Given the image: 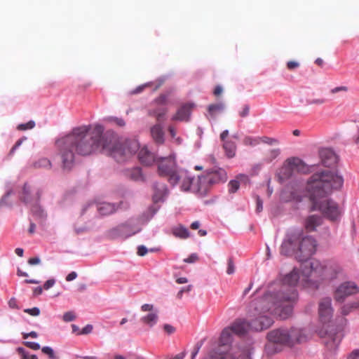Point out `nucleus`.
Segmentation results:
<instances>
[{
  "instance_id": "obj_60",
  "label": "nucleus",
  "mask_w": 359,
  "mask_h": 359,
  "mask_svg": "<svg viewBox=\"0 0 359 359\" xmlns=\"http://www.w3.org/2000/svg\"><path fill=\"white\" fill-rule=\"evenodd\" d=\"M325 100L324 99H313L311 100H308L307 102L309 104H324Z\"/></svg>"
},
{
  "instance_id": "obj_25",
  "label": "nucleus",
  "mask_w": 359,
  "mask_h": 359,
  "mask_svg": "<svg viewBox=\"0 0 359 359\" xmlns=\"http://www.w3.org/2000/svg\"><path fill=\"white\" fill-rule=\"evenodd\" d=\"M172 233L175 237L181 239H185L191 236L189 230L184 226H173Z\"/></svg>"
},
{
  "instance_id": "obj_54",
  "label": "nucleus",
  "mask_w": 359,
  "mask_h": 359,
  "mask_svg": "<svg viewBox=\"0 0 359 359\" xmlns=\"http://www.w3.org/2000/svg\"><path fill=\"white\" fill-rule=\"evenodd\" d=\"M93 325L88 324L87 325H86L81 330L80 332H79V334H88L89 333H90L92 331H93Z\"/></svg>"
},
{
  "instance_id": "obj_57",
  "label": "nucleus",
  "mask_w": 359,
  "mask_h": 359,
  "mask_svg": "<svg viewBox=\"0 0 359 359\" xmlns=\"http://www.w3.org/2000/svg\"><path fill=\"white\" fill-rule=\"evenodd\" d=\"M55 283V280L53 278L48 280L43 285V288L46 290L52 287Z\"/></svg>"
},
{
  "instance_id": "obj_2",
  "label": "nucleus",
  "mask_w": 359,
  "mask_h": 359,
  "mask_svg": "<svg viewBox=\"0 0 359 359\" xmlns=\"http://www.w3.org/2000/svg\"><path fill=\"white\" fill-rule=\"evenodd\" d=\"M282 286L278 291L269 290L263 297L269 294L276 297L269 301L266 310L273 312L282 319L291 316L294 304L299 298L297 287L316 290L319 287V281L313 278L311 262L302 263L300 269L294 267L292 271L281 275Z\"/></svg>"
},
{
  "instance_id": "obj_64",
  "label": "nucleus",
  "mask_w": 359,
  "mask_h": 359,
  "mask_svg": "<svg viewBox=\"0 0 359 359\" xmlns=\"http://www.w3.org/2000/svg\"><path fill=\"white\" fill-rule=\"evenodd\" d=\"M8 306L11 309H19L15 298L13 297L8 301Z\"/></svg>"
},
{
  "instance_id": "obj_61",
  "label": "nucleus",
  "mask_w": 359,
  "mask_h": 359,
  "mask_svg": "<svg viewBox=\"0 0 359 359\" xmlns=\"http://www.w3.org/2000/svg\"><path fill=\"white\" fill-rule=\"evenodd\" d=\"M41 263V259L39 257L30 258L28 260V264L30 265H36Z\"/></svg>"
},
{
  "instance_id": "obj_37",
  "label": "nucleus",
  "mask_w": 359,
  "mask_h": 359,
  "mask_svg": "<svg viewBox=\"0 0 359 359\" xmlns=\"http://www.w3.org/2000/svg\"><path fill=\"white\" fill-rule=\"evenodd\" d=\"M228 187H229V191L230 193L236 192L240 187L239 181L236 180V179L231 180L228 184Z\"/></svg>"
},
{
  "instance_id": "obj_52",
  "label": "nucleus",
  "mask_w": 359,
  "mask_h": 359,
  "mask_svg": "<svg viewBox=\"0 0 359 359\" xmlns=\"http://www.w3.org/2000/svg\"><path fill=\"white\" fill-rule=\"evenodd\" d=\"M25 344L27 347L33 350H39L40 348V344L38 342L26 341Z\"/></svg>"
},
{
  "instance_id": "obj_58",
  "label": "nucleus",
  "mask_w": 359,
  "mask_h": 359,
  "mask_svg": "<svg viewBox=\"0 0 359 359\" xmlns=\"http://www.w3.org/2000/svg\"><path fill=\"white\" fill-rule=\"evenodd\" d=\"M299 67V63L296 61H289L287 63V67L290 70H293Z\"/></svg>"
},
{
  "instance_id": "obj_62",
  "label": "nucleus",
  "mask_w": 359,
  "mask_h": 359,
  "mask_svg": "<svg viewBox=\"0 0 359 359\" xmlns=\"http://www.w3.org/2000/svg\"><path fill=\"white\" fill-rule=\"evenodd\" d=\"M348 359H358L359 358V350L353 351L347 357Z\"/></svg>"
},
{
  "instance_id": "obj_33",
  "label": "nucleus",
  "mask_w": 359,
  "mask_h": 359,
  "mask_svg": "<svg viewBox=\"0 0 359 359\" xmlns=\"http://www.w3.org/2000/svg\"><path fill=\"white\" fill-rule=\"evenodd\" d=\"M243 142L246 146L255 147L260 144L259 137L246 136L243 138Z\"/></svg>"
},
{
  "instance_id": "obj_50",
  "label": "nucleus",
  "mask_w": 359,
  "mask_h": 359,
  "mask_svg": "<svg viewBox=\"0 0 359 359\" xmlns=\"http://www.w3.org/2000/svg\"><path fill=\"white\" fill-rule=\"evenodd\" d=\"M236 180L239 181V184L240 183L246 184V183L249 182V177L248 175H246L245 174L238 175L236 177Z\"/></svg>"
},
{
  "instance_id": "obj_19",
  "label": "nucleus",
  "mask_w": 359,
  "mask_h": 359,
  "mask_svg": "<svg viewBox=\"0 0 359 359\" xmlns=\"http://www.w3.org/2000/svg\"><path fill=\"white\" fill-rule=\"evenodd\" d=\"M191 105L186 104L182 106L172 116V121H188L191 114Z\"/></svg>"
},
{
  "instance_id": "obj_63",
  "label": "nucleus",
  "mask_w": 359,
  "mask_h": 359,
  "mask_svg": "<svg viewBox=\"0 0 359 359\" xmlns=\"http://www.w3.org/2000/svg\"><path fill=\"white\" fill-rule=\"evenodd\" d=\"M256 202H257L256 210H257V212H259L263 209V203H262V201L260 199L259 197H257Z\"/></svg>"
},
{
  "instance_id": "obj_32",
  "label": "nucleus",
  "mask_w": 359,
  "mask_h": 359,
  "mask_svg": "<svg viewBox=\"0 0 359 359\" xmlns=\"http://www.w3.org/2000/svg\"><path fill=\"white\" fill-rule=\"evenodd\" d=\"M280 153V151L279 149H273L269 150L266 154L264 161L266 163L271 162L273 160H274L279 156Z\"/></svg>"
},
{
  "instance_id": "obj_46",
  "label": "nucleus",
  "mask_w": 359,
  "mask_h": 359,
  "mask_svg": "<svg viewBox=\"0 0 359 359\" xmlns=\"http://www.w3.org/2000/svg\"><path fill=\"white\" fill-rule=\"evenodd\" d=\"M262 169V164L257 163L252 165L249 173L250 176L257 175Z\"/></svg>"
},
{
  "instance_id": "obj_3",
  "label": "nucleus",
  "mask_w": 359,
  "mask_h": 359,
  "mask_svg": "<svg viewBox=\"0 0 359 359\" xmlns=\"http://www.w3.org/2000/svg\"><path fill=\"white\" fill-rule=\"evenodd\" d=\"M344 184L342 176L330 170L314 173L308 180L306 191L311 203V210H319L330 222H337L341 216L338 204L326 198L334 189H340Z\"/></svg>"
},
{
  "instance_id": "obj_24",
  "label": "nucleus",
  "mask_w": 359,
  "mask_h": 359,
  "mask_svg": "<svg viewBox=\"0 0 359 359\" xmlns=\"http://www.w3.org/2000/svg\"><path fill=\"white\" fill-rule=\"evenodd\" d=\"M233 332L232 330L228 327L223 330L222 332L220 339H219V345L220 346H228L231 344L233 340L232 334Z\"/></svg>"
},
{
  "instance_id": "obj_20",
  "label": "nucleus",
  "mask_w": 359,
  "mask_h": 359,
  "mask_svg": "<svg viewBox=\"0 0 359 359\" xmlns=\"http://www.w3.org/2000/svg\"><path fill=\"white\" fill-rule=\"evenodd\" d=\"M151 135L155 142L163 144L164 142V132L161 124L156 123L151 128Z\"/></svg>"
},
{
  "instance_id": "obj_53",
  "label": "nucleus",
  "mask_w": 359,
  "mask_h": 359,
  "mask_svg": "<svg viewBox=\"0 0 359 359\" xmlns=\"http://www.w3.org/2000/svg\"><path fill=\"white\" fill-rule=\"evenodd\" d=\"M235 272V266L231 259L228 261V266L226 269V273L229 275L233 274Z\"/></svg>"
},
{
  "instance_id": "obj_41",
  "label": "nucleus",
  "mask_w": 359,
  "mask_h": 359,
  "mask_svg": "<svg viewBox=\"0 0 359 359\" xmlns=\"http://www.w3.org/2000/svg\"><path fill=\"white\" fill-rule=\"evenodd\" d=\"M321 217L318 215H311L307 218L306 224H319L321 222Z\"/></svg>"
},
{
  "instance_id": "obj_26",
  "label": "nucleus",
  "mask_w": 359,
  "mask_h": 359,
  "mask_svg": "<svg viewBox=\"0 0 359 359\" xmlns=\"http://www.w3.org/2000/svg\"><path fill=\"white\" fill-rule=\"evenodd\" d=\"M223 148L228 158H233L236 154V145L232 140H226L223 144Z\"/></svg>"
},
{
  "instance_id": "obj_7",
  "label": "nucleus",
  "mask_w": 359,
  "mask_h": 359,
  "mask_svg": "<svg viewBox=\"0 0 359 359\" xmlns=\"http://www.w3.org/2000/svg\"><path fill=\"white\" fill-rule=\"evenodd\" d=\"M311 267L313 278L319 281V285L324 280H333L344 276L342 267L334 262H322L318 259H313L311 261Z\"/></svg>"
},
{
  "instance_id": "obj_8",
  "label": "nucleus",
  "mask_w": 359,
  "mask_h": 359,
  "mask_svg": "<svg viewBox=\"0 0 359 359\" xmlns=\"http://www.w3.org/2000/svg\"><path fill=\"white\" fill-rule=\"evenodd\" d=\"M267 338L269 342L292 346L295 344L305 341L306 335L304 330L300 328H280L269 332Z\"/></svg>"
},
{
  "instance_id": "obj_1",
  "label": "nucleus",
  "mask_w": 359,
  "mask_h": 359,
  "mask_svg": "<svg viewBox=\"0 0 359 359\" xmlns=\"http://www.w3.org/2000/svg\"><path fill=\"white\" fill-rule=\"evenodd\" d=\"M103 132L101 125H95L92 130L90 126H83L57 140L62 168L70 170L73 168L76 154L87 156L100 151L117 162H123L139 149L136 140L121 141L114 133L103 135Z\"/></svg>"
},
{
  "instance_id": "obj_44",
  "label": "nucleus",
  "mask_w": 359,
  "mask_h": 359,
  "mask_svg": "<svg viewBox=\"0 0 359 359\" xmlns=\"http://www.w3.org/2000/svg\"><path fill=\"white\" fill-rule=\"evenodd\" d=\"M168 95L161 94L155 99L154 102L158 105H165L168 102Z\"/></svg>"
},
{
  "instance_id": "obj_55",
  "label": "nucleus",
  "mask_w": 359,
  "mask_h": 359,
  "mask_svg": "<svg viewBox=\"0 0 359 359\" xmlns=\"http://www.w3.org/2000/svg\"><path fill=\"white\" fill-rule=\"evenodd\" d=\"M163 330L168 334H171L175 332V328L170 324H165L163 325Z\"/></svg>"
},
{
  "instance_id": "obj_43",
  "label": "nucleus",
  "mask_w": 359,
  "mask_h": 359,
  "mask_svg": "<svg viewBox=\"0 0 359 359\" xmlns=\"http://www.w3.org/2000/svg\"><path fill=\"white\" fill-rule=\"evenodd\" d=\"M43 226H29L27 231L29 234H34L35 233H39L41 235H43Z\"/></svg>"
},
{
  "instance_id": "obj_47",
  "label": "nucleus",
  "mask_w": 359,
  "mask_h": 359,
  "mask_svg": "<svg viewBox=\"0 0 359 359\" xmlns=\"http://www.w3.org/2000/svg\"><path fill=\"white\" fill-rule=\"evenodd\" d=\"M24 312L32 316H38L40 314V309L38 307H33L32 309H25Z\"/></svg>"
},
{
  "instance_id": "obj_5",
  "label": "nucleus",
  "mask_w": 359,
  "mask_h": 359,
  "mask_svg": "<svg viewBox=\"0 0 359 359\" xmlns=\"http://www.w3.org/2000/svg\"><path fill=\"white\" fill-rule=\"evenodd\" d=\"M317 248L318 243L313 237L291 229L283 241L280 253L294 256L299 262L307 263L306 261L316 254Z\"/></svg>"
},
{
  "instance_id": "obj_39",
  "label": "nucleus",
  "mask_w": 359,
  "mask_h": 359,
  "mask_svg": "<svg viewBox=\"0 0 359 359\" xmlns=\"http://www.w3.org/2000/svg\"><path fill=\"white\" fill-rule=\"evenodd\" d=\"M259 140H260V143L262 142V143L267 144L269 145L278 144L279 143V142L277 139L269 137L267 136L259 137Z\"/></svg>"
},
{
  "instance_id": "obj_38",
  "label": "nucleus",
  "mask_w": 359,
  "mask_h": 359,
  "mask_svg": "<svg viewBox=\"0 0 359 359\" xmlns=\"http://www.w3.org/2000/svg\"><path fill=\"white\" fill-rule=\"evenodd\" d=\"M156 210L154 208H149L146 212H144L141 217L142 222H148L155 214Z\"/></svg>"
},
{
  "instance_id": "obj_9",
  "label": "nucleus",
  "mask_w": 359,
  "mask_h": 359,
  "mask_svg": "<svg viewBox=\"0 0 359 359\" xmlns=\"http://www.w3.org/2000/svg\"><path fill=\"white\" fill-rule=\"evenodd\" d=\"M41 193V190H38L32 198H29L27 195L31 194V189L27 185H25L22 188L20 198L23 203L30 207L33 216L42 219L46 217V214L39 204Z\"/></svg>"
},
{
  "instance_id": "obj_12",
  "label": "nucleus",
  "mask_w": 359,
  "mask_h": 359,
  "mask_svg": "<svg viewBox=\"0 0 359 359\" xmlns=\"http://www.w3.org/2000/svg\"><path fill=\"white\" fill-rule=\"evenodd\" d=\"M190 189L188 191L196 194L199 196H205L212 188L205 174L198 175L196 178L191 177Z\"/></svg>"
},
{
  "instance_id": "obj_27",
  "label": "nucleus",
  "mask_w": 359,
  "mask_h": 359,
  "mask_svg": "<svg viewBox=\"0 0 359 359\" xmlns=\"http://www.w3.org/2000/svg\"><path fill=\"white\" fill-rule=\"evenodd\" d=\"M354 309H359V299L345 304L341 306L340 312L343 316H347Z\"/></svg>"
},
{
  "instance_id": "obj_56",
  "label": "nucleus",
  "mask_w": 359,
  "mask_h": 359,
  "mask_svg": "<svg viewBox=\"0 0 359 359\" xmlns=\"http://www.w3.org/2000/svg\"><path fill=\"white\" fill-rule=\"evenodd\" d=\"M250 113V107L248 105H244L242 110L239 112V115L244 118L248 116Z\"/></svg>"
},
{
  "instance_id": "obj_17",
  "label": "nucleus",
  "mask_w": 359,
  "mask_h": 359,
  "mask_svg": "<svg viewBox=\"0 0 359 359\" xmlns=\"http://www.w3.org/2000/svg\"><path fill=\"white\" fill-rule=\"evenodd\" d=\"M320 157L323 165L325 167L334 166L338 161L337 156L330 149H323L320 150Z\"/></svg>"
},
{
  "instance_id": "obj_4",
  "label": "nucleus",
  "mask_w": 359,
  "mask_h": 359,
  "mask_svg": "<svg viewBox=\"0 0 359 359\" xmlns=\"http://www.w3.org/2000/svg\"><path fill=\"white\" fill-rule=\"evenodd\" d=\"M276 297L269 294L266 297H262L255 299L250 306V316L252 318L250 323L245 320L238 319L229 327L234 334L243 335L249 330L261 331L269 328L273 323L272 315L273 312L266 310L269 306V301Z\"/></svg>"
},
{
  "instance_id": "obj_11",
  "label": "nucleus",
  "mask_w": 359,
  "mask_h": 359,
  "mask_svg": "<svg viewBox=\"0 0 359 359\" xmlns=\"http://www.w3.org/2000/svg\"><path fill=\"white\" fill-rule=\"evenodd\" d=\"M318 313L319 320L323 325H329L332 322L334 315V309L330 297H323L319 301Z\"/></svg>"
},
{
  "instance_id": "obj_6",
  "label": "nucleus",
  "mask_w": 359,
  "mask_h": 359,
  "mask_svg": "<svg viewBox=\"0 0 359 359\" xmlns=\"http://www.w3.org/2000/svg\"><path fill=\"white\" fill-rule=\"evenodd\" d=\"M158 174L165 177L172 187L179 186L183 191H188L190 189L191 175L187 170L177 167L173 155L161 160L158 163Z\"/></svg>"
},
{
  "instance_id": "obj_30",
  "label": "nucleus",
  "mask_w": 359,
  "mask_h": 359,
  "mask_svg": "<svg viewBox=\"0 0 359 359\" xmlns=\"http://www.w3.org/2000/svg\"><path fill=\"white\" fill-rule=\"evenodd\" d=\"M167 114V109H155L152 112H151V114H153L155 116L157 123L161 124L165 119V115Z\"/></svg>"
},
{
  "instance_id": "obj_21",
  "label": "nucleus",
  "mask_w": 359,
  "mask_h": 359,
  "mask_svg": "<svg viewBox=\"0 0 359 359\" xmlns=\"http://www.w3.org/2000/svg\"><path fill=\"white\" fill-rule=\"evenodd\" d=\"M120 227L121 240H125L141 231L139 226H118Z\"/></svg>"
},
{
  "instance_id": "obj_48",
  "label": "nucleus",
  "mask_w": 359,
  "mask_h": 359,
  "mask_svg": "<svg viewBox=\"0 0 359 359\" xmlns=\"http://www.w3.org/2000/svg\"><path fill=\"white\" fill-rule=\"evenodd\" d=\"M348 90V87L346 86H338V87H335L332 89L330 90V93L332 94H336V93H338L339 92H347Z\"/></svg>"
},
{
  "instance_id": "obj_42",
  "label": "nucleus",
  "mask_w": 359,
  "mask_h": 359,
  "mask_svg": "<svg viewBox=\"0 0 359 359\" xmlns=\"http://www.w3.org/2000/svg\"><path fill=\"white\" fill-rule=\"evenodd\" d=\"M35 127V122L34 121H29L26 123H22L18 126L19 130H26L32 129Z\"/></svg>"
},
{
  "instance_id": "obj_23",
  "label": "nucleus",
  "mask_w": 359,
  "mask_h": 359,
  "mask_svg": "<svg viewBox=\"0 0 359 359\" xmlns=\"http://www.w3.org/2000/svg\"><path fill=\"white\" fill-rule=\"evenodd\" d=\"M168 194V189L165 184H156L154 186V194L153 201L154 203H158L163 200Z\"/></svg>"
},
{
  "instance_id": "obj_34",
  "label": "nucleus",
  "mask_w": 359,
  "mask_h": 359,
  "mask_svg": "<svg viewBox=\"0 0 359 359\" xmlns=\"http://www.w3.org/2000/svg\"><path fill=\"white\" fill-rule=\"evenodd\" d=\"M120 227L115 226L111 228L107 233V237L110 239H119L121 240Z\"/></svg>"
},
{
  "instance_id": "obj_15",
  "label": "nucleus",
  "mask_w": 359,
  "mask_h": 359,
  "mask_svg": "<svg viewBox=\"0 0 359 359\" xmlns=\"http://www.w3.org/2000/svg\"><path fill=\"white\" fill-rule=\"evenodd\" d=\"M142 312H148L147 314L140 318V321L149 326L153 327L158 321V309L152 304H144L141 306Z\"/></svg>"
},
{
  "instance_id": "obj_16",
  "label": "nucleus",
  "mask_w": 359,
  "mask_h": 359,
  "mask_svg": "<svg viewBox=\"0 0 359 359\" xmlns=\"http://www.w3.org/2000/svg\"><path fill=\"white\" fill-rule=\"evenodd\" d=\"M211 187L227 180L226 172L222 168L208 170L204 172Z\"/></svg>"
},
{
  "instance_id": "obj_49",
  "label": "nucleus",
  "mask_w": 359,
  "mask_h": 359,
  "mask_svg": "<svg viewBox=\"0 0 359 359\" xmlns=\"http://www.w3.org/2000/svg\"><path fill=\"white\" fill-rule=\"evenodd\" d=\"M198 255L196 253H192L191 255H189L187 258H185L184 259V262L185 263H194L198 260Z\"/></svg>"
},
{
  "instance_id": "obj_40",
  "label": "nucleus",
  "mask_w": 359,
  "mask_h": 359,
  "mask_svg": "<svg viewBox=\"0 0 359 359\" xmlns=\"http://www.w3.org/2000/svg\"><path fill=\"white\" fill-rule=\"evenodd\" d=\"M18 351L21 355L22 359H39L36 355L29 354L23 348H18Z\"/></svg>"
},
{
  "instance_id": "obj_31",
  "label": "nucleus",
  "mask_w": 359,
  "mask_h": 359,
  "mask_svg": "<svg viewBox=\"0 0 359 359\" xmlns=\"http://www.w3.org/2000/svg\"><path fill=\"white\" fill-rule=\"evenodd\" d=\"M224 106L222 103L210 104L208 106V112L212 116H215L217 114L224 110Z\"/></svg>"
},
{
  "instance_id": "obj_18",
  "label": "nucleus",
  "mask_w": 359,
  "mask_h": 359,
  "mask_svg": "<svg viewBox=\"0 0 359 359\" xmlns=\"http://www.w3.org/2000/svg\"><path fill=\"white\" fill-rule=\"evenodd\" d=\"M138 158L141 163L145 165H151L154 162H157L158 164L163 158L158 160L154 154L149 151L146 147H144L138 152Z\"/></svg>"
},
{
  "instance_id": "obj_14",
  "label": "nucleus",
  "mask_w": 359,
  "mask_h": 359,
  "mask_svg": "<svg viewBox=\"0 0 359 359\" xmlns=\"http://www.w3.org/2000/svg\"><path fill=\"white\" fill-rule=\"evenodd\" d=\"M251 353L249 349H240L231 346L226 352H219L212 357L211 359H251Z\"/></svg>"
},
{
  "instance_id": "obj_59",
  "label": "nucleus",
  "mask_w": 359,
  "mask_h": 359,
  "mask_svg": "<svg viewBox=\"0 0 359 359\" xmlns=\"http://www.w3.org/2000/svg\"><path fill=\"white\" fill-rule=\"evenodd\" d=\"M147 86V84H144V85H142V86H140L138 87H137L135 89L133 90L132 91H130V94L131 95H135V94H138V93H140L141 92H142V90Z\"/></svg>"
},
{
  "instance_id": "obj_36",
  "label": "nucleus",
  "mask_w": 359,
  "mask_h": 359,
  "mask_svg": "<svg viewBox=\"0 0 359 359\" xmlns=\"http://www.w3.org/2000/svg\"><path fill=\"white\" fill-rule=\"evenodd\" d=\"M41 351L47 355L50 359H58V357L55 355L54 350L50 346H43L41 348Z\"/></svg>"
},
{
  "instance_id": "obj_10",
  "label": "nucleus",
  "mask_w": 359,
  "mask_h": 359,
  "mask_svg": "<svg viewBox=\"0 0 359 359\" xmlns=\"http://www.w3.org/2000/svg\"><path fill=\"white\" fill-rule=\"evenodd\" d=\"M359 293V285L353 280L339 284L334 290V298L337 302H344L347 298Z\"/></svg>"
},
{
  "instance_id": "obj_29",
  "label": "nucleus",
  "mask_w": 359,
  "mask_h": 359,
  "mask_svg": "<svg viewBox=\"0 0 359 359\" xmlns=\"http://www.w3.org/2000/svg\"><path fill=\"white\" fill-rule=\"evenodd\" d=\"M51 162L47 158H39L37 161H36L33 166L35 168H51Z\"/></svg>"
},
{
  "instance_id": "obj_45",
  "label": "nucleus",
  "mask_w": 359,
  "mask_h": 359,
  "mask_svg": "<svg viewBox=\"0 0 359 359\" xmlns=\"http://www.w3.org/2000/svg\"><path fill=\"white\" fill-rule=\"evenodd\" d=\"M76 318V316L73 311H68L64 313L62 319L65 322H72Z\"/></svg>"
},
{
  "instance_id": "obj_28",
  "label": "nucleus",
  "mask_w": 359,
  "mask_h": 359,
  "mask_svg": "<svg viewBox=\"0 0 359 359\" xmlns=\"http://www.w3.org/2000/svg\"><path fill=\"white\" fill-rule=\"evenodd\" d=\"M126 175L132 180L141 181L143 180L142 170L140 168H133L126 171Z\"/></svg>"
},
{
  "instance_id": "obj_35",
  "label": "nucleus",
  "mask_w": 359,
  "mask_h": 359,
  "mask_svg": "<svg viewBox=\"0 0 359 359\" xmlns=\"http://www.w3.org/2000/svg\"><path fill=\"white\" fill-rule=\"evenodd\" d=\"M106 121L118 127H123L126 126V122L122 118L109 116L106 118Z\"/></svg>"
},
{
  "instance_id": "obj_51",
  "label": "nucleus",
  "mask_w": 359,
  "mask_h": 359,
  "mask_svg": "<svg viewBox=\"0 0 359 359\" xmlns=\"http://www.w3.org/2000/svg\"><path fill=\"white\" fill-rule=\"evenodd\" d=\"M149 250L146 248V246L142 245H139L137 247V255L139 256H144L147 252H148Z\"/></svg>"
},
{
  "instance_id": "obj_13",
  "label": "nucleus",
  "mask_w": 359,
  "mask_h": 359,
  "mask_svg": "<svg viewBox=\"0 0 359 359\" xmlns=\"http://www.w3.org/2000/svg\"><path fill=\"white\" fill-rule=\"evenodd\" d=\"M294 170L306 172L309 171V168L298 158L293 157L288 158L281 169L280 173L282 174V177L284 179L289 178Z\"/></svg>"
},
{
  "instance_id": "obj_22",
  "label": "nucleus",
  "mask_w": 359,
  "mask_h": 359,
  "mask_svg": "<svg viewBox=\"0 0 359 359\" xmlns=\"http://www.w3.org/2000/svg\"><path fill=\"white\" fill-rule=\"evenodd\" d=\"M96 209L101 215H109L114 212L117 208L114 204L103 202L96 205Z\"/></svg>"
}]
</instances>
